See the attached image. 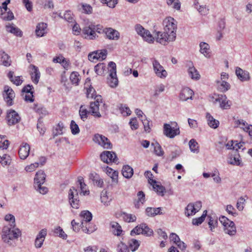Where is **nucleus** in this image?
Wrapping results in <instances>:
<instances>
[{"instance_id": "f257e3e1", "label": "nucleus", "mask_w": 252, "mask_h": 252, "mask_svg": "<svg viewBox=\"0 0 252 252\" xmlns=\"http://www.w3.org/2000/svg\"><path fill=\"white\" fill-rule=\"evenodd\" d=\"M164 32H156V41L163 45L173 41L176 37L177 23L174 18L169 17L163 21Z\"/></svg>"}, {"instance_id": "f03ea898", "label": "nucleus", "mask_w": 252, "mask_h": 252, "mask_svg": "<svg viewBox=\"0 0 252 252\" xmlns=\"http://www.w3.org/2000/svg\"><path fill=\"white\" fill-rule=\"evenodd\" d=\"M219 220L224 226V231L230 236H234L236 233V227L234 222L225 216L220 217Z\"/></svg>"}, {"instance_id": "7ed1b4c3", "label": "nucleus", "mask_w": 252, "mask_h": 252, "mask_svg": "<svg viewBox=\"0 0 252 252\" xmlns=\"http://www.w3.org/2000/svg\"><path fill=\"white\" fill-rule=\"evenodd\" d=\"M110 68L109 77L107 78V83L111 88H115L118 86V79L116 74V64L113 62L108 63Z\"/></svg>"}, {"instance_id": "20e7f679", "label": "nucleus", "mask_w": 252, "mask_h": 252, "mask_svg": "<svg viewBox=\"0 0 252 252\" xmlns=\"http://www.w3.org/2000/svg\"><path fill=\"white\" fill-rule=\"evenodd\" d=\"M80 216L82 219L81 222L82 229L84 232L91 233L96 230V228L92 229L89 227H88L86 225L84 226L85 223L90 222L92 219V214L90 211L87 210L83 211L81 212Z\"/></svg>"}, {"instance_id": "39448f33", "label": "nucleus", "mask_w": 252, "mask_h": 252, "mask_svg": "<svg viewBox=\"0 0 252 252\" xmlns=\"http://www.w3.org/2000/svg\"><path fill=\"white\" fill-rule=\"evenodd\" d=\"M135 30L137 33L142 37L144 40L149 43L154 42V37L148 30L144 29L141 25L136 24L135 26Z\"/></svg>"}, {"instance_id": "423d86ee", "label": "nucleus", "mask_w": 252, "mask_h": 252, "mask_svg": "<svg viewBox=\"0 0 252 252\" xmlns=\"http://www.w3.org/2000/svg\"><path fill=\"white\" fill-rule=\"evenodd\" d=\"M93 140L104 149H111L112 147V145L110 140L102 135L99 134H95Z\"/></svg>"}, {"instance_id": "0eeeda50", "label": "nucleus", "mask_w": 252, "mask_h": 252, "mask_svg": "<svg viewBox=\"0 0 252 252\" xmlns=\"http://www.w3.org/2000/svg\"><path fill=\"white\" fill-rule=\"evenodd\" d=\"M152 64L154 72L158 77L165 78L167 76V71L156 59H152Z\"/></svg>"}, {"instance_id": "6e6552de", "label": "nucleus", "mask_w": 252, "mask_h": 252, "mask_svg": "<svg viewBox=\"0 0 252 252\" xmlns=\"http://www.w3.org/2000/svg\"><path fill=\"white\" fill-rule=\"evenodd\" d=\"M94 24L88 23L83 29V33L85 38L93 40L95 39L97 35L94 30Z\"/></svg>"}, {"instance_id": "1a4fd4ad", "label": "nucleus", "mask_w": 252, "mask_h": 252, "mask_svg": "<svg viewBox=\"0 0 252 252\" xmlns=\"http://www.w3.org/2000/svg\"><path fill=\"white\" fill-rule=\"evenodd\" d=\"M3 98L6 104L8 106L13 105V99L15 96V93L9 86H5L4 87Z\"/></svg>"}, {"instance_id": "9d476101", "label": "nucleus", "mask_w": 252, "mask_h": 252, "mask_svg": "<svg viewBox=\"0 0 252 252\" xmlns=\"http://www.w3.org/2000/svg\"><path fill=\"white\" fill-rule=\"evenodd\" d=\"M216 96L214 101V103L219 102L220 103V106L221 109H228L230 108L231 102L230 100L227 99L225 95L218 94L216 95Z\"/></svg>"}, {"instance_id": "9b49d317", "label": "nucleus", "mask_w": 252, "mask_h": 252, "mask_svg": "<svg viewBox=\"0 0 252 252\" xmlns=\"http://www.w3.org/2000/svg\"><path fill=\"white\" fill-rule=\"evenodd\" d=\"M100 157L101 160L107 163L112 162L116 163L118 160L116 154L113 152L104 151Z\"/></svg>"}, {"instance_id": "f8f14e48", "label": "nucleus", "mask_w": 252, "mask_h": 252, "mask_svg": "<svg viewBox=\"0 0 252 252\" xmlns=\"http://www.w3.org/2000/svg\"><path fill=\"white\" fill-rule=\"evenodd\" d=\"M163 133L167 137L173 138L180 134L179 127L172 128L169 124H165L163 126Z\"/></svg>"}, {"instance_id": "ddd939ff", "label": "nucleus", "mask_w": 252, "mask_h": 252, "mask_svg": "<svg viewBox=\"0 0 252 252\" xmlns=\"http://www.w3.org/2000/svg\"><path fill=\"white\" fill-rule=\"evenodd\" d=\"M46 179V175L42 170H39L36 172L34 178V186H37V189H47L46 187H41Z\"/></svg>"}, {"instance_id": "4468645a", "label": "nucleus", "mask_w": 252, "mask_h": 252, "mask_svg": "<svg viewBox=\"0 0 252 252\" xmlns=\"http://www.w3.org/2000/svg\"><path fill=\"white\" fill-rule=\"evenodd\" d=\"M107 54V51L105 49L97 50L90 53L88 55V59L91 62H94L95 60H103L106 58Z\"/></svg>"}, {"instance_id": "2eb2a0df", "label": "nucleus", "mask_w": 252, "mask_h": 252, "mask_svg": "<svg viewBox=\"0 0 252 252\" xmlns=\"http://www.w3.org/2000/svg\"><path fill=\"white\" fill-rule=\"evenodd\" d=\"M20 117L14 110H11L7 114L6 120L9 126L14 125L20 121Z\"/></svg>"}, {"instance_id": "dca6fc26", "label": "nucleus", "mask_w": 252, "mask_h": 252, "mask_svg": "<svg viewBox=\"0 0 252 252\" xmlns=\"http://www.w3.org/2000/svg\"><path fill=\"white\" fill-rule=\"evenodd\" d=\"M101 202L105 206H108L112 200V192L110 190H102L100 194Z\"/></svg>"}, {"instance_id": "f3484780", "label": "nucleus", "mask_w": 252, "mask_h": 252, "mask_svg": "<svg viewBox=\"0 0 252 252\" xmlns=\"http://www.w3.org/2000/svg\"><path fill=\"white\" fill-rule=\"evenodd\" d=\"M47 235V230L45 229H43L40 230L37 235L34 242V245L35 248H40L42 245L44 241L46 236Z\"/></svg>"}, {"instance_id": "a211bd4d", "label": "nucleus", "mask_w": 252, "mask_h": 252, "mask_svg": "<svg viewBox=\"0 0 252 252\" xmlns=\"http://www.w3.org/2000/svg\"><path fill=\"white\" fill-rule=\"evenodd\" d=\"M21 235V232L18 228H13L8 235H6L7 240L3 241L9 245H12L10 241L13 239H17Z\"/></svg>"}, {"instance_id": "6ab92c4d", "label": "nucleus", "mask_w": 252, "mask_h": 252, "mask_svg": "<svg viewBox=\"0 0 252 252\" xmlns=\"http://www.w3.org/2000/svg\"><path fill=\"white\" fill-rule=\"evenodd\" d=\"M30 145L27 143H23L19 150V155L21 159H25L29 155Z\"/></svg>"}, {"instance_id": "aec40b11", "label": "nucleus", "mask_w": 252, "mask_h": 252, "mask_svg": "<svg viewBox=\"0 0 252 252\" xmlns=\"http://www.w3.org/2000/svg\"><path fill=\"white\" fill-rule=\"evenodd\" d=\"M193 92L189 88L183 89L180 94V98L182 101H186L189 99H192Z\"/></svg>"}, {"instance_id": "412c9836", "label": "nucleus", "mask_w": 252, "mask_h": 252, "mask_svg": "<svg viewBox=\"0 0 252 252\" xmlns=\"http://www.w3.org/2000/svg\"><path fill=\"white\" fill-rule=\"evenodd\" d=\"M103 31L109 39L118 40L120 37L119 32L112 28H106Z\"/></svg>"}, {"instance_id": "4be33fe9", "label": "nucleus", "mask_w": 252, "mask_h": 252, "mask_svg": "<svg viewBox=\"0 0 252 252\" xmlns=\"http://www.w3.org/2000/svg\"><path fill=\"white\" fill-rule=\"evenodd\" d=\"M89 179L92 181L93 183L97 188H102L103 184V180L96 173H91L89 175Z\"/></svg>"}, {"instance_id": "5701e85b", "label": "nucleus", "mask_w": 252, "mask_h": 252, "mask_svg": "<svg viewBox=\"0 0 252 252\" xmlns=\"http://www.w3.org/2000/svg\"><path fill=\"white\" fill-rule=\"evenodd\" d=\"M236 74L238 78L242 81H247L250 79L249 72L245 71L239 67L236 69Z\"/></svg>"}, {"instance_id": "b1692460", "label": "nucleus", "mask_w": 252, "mask_h": 252, "mask_svg": "<svg viewBox=\"0 0 252 252\" xmlns=\"http://www.w3.org/2000/svg\"><path fill=\"white\" fill-rule=\"evenodd\" d=\"M190 64H189V67L188 68V72L189 76L192 79L194 80H198L200 77V75H199L197 69L194 67L193 65V63L192 62L189 63Z\"/></svg>"}, {"instance_id": "393cba45", "label": "nucleus", "mask_w": 252, "mask_h": 252, "mask_svg": "<svg viewBox=\"0 0 252 252\" xmlns=\"http://www.w3.org/2000/svg\"><path fill=\"white\" fill-rule=\"evenodd\" d=\"M47 25L46 23H39L37 26L35 30V33L38 37H42L47 33Z\"/></svg>"}, {"instance_id": "a878e982", "label": "nucleus", "mask_w": 252, "mask_h": 252, "mask_svg": "<svg viewBox=\"0 0 252 252\" xmlns=\"http://www.w3.org/2000/svg\"><path fill=\"white\" fill-rule=\"evenodd\" d=\"M32 71L31 73V78L32 82L35 84H37L40 77V73L38 68L34 65H31Z\"/></svg>"}, {"instance_id": "bb28decb", "label": "nucleus", "mask_w": 252, "mask_h": 252, "mask_svg": "<svg viewBox=\"0 0 252 252\" xmlns=\"http://www.w3.org/2000/svg\"><path fill=\"white\" fill-rule=\"evenodd\" d=\"M138 199L134 202V206L136 209H139L141 205L146 201L145 193L142 191H139L137 194Z\"/></svg>"}, {"instance_id": "cd10ccee", "label": "nucleus", "mask_w": 252, "mask_h": 252, "mask_svg": "<svg viewBox=\"0 0 252 252\" xmlns=\"http://www.w3.org/2000/svg\"><path fill=\"white\" fill-rule=\"evenodd\" d=\"M145 176L149 179V183L153 186V189H156V188H158V189H163V187H160L158 183L152 179L153 175L151 171H146L145 172Z\"/></svg>"}, {"instance_id": "c85d7f7f", "label": "nucleus", "mask_w": 252, "mask_h": 252, "mask_svg": "<svg viewBox=\"0 0 252 252\" xmlns=\"http://www.w3.org/2000/svg\"><path fill=\"white\" fill-rule=\"evenodd\" d=\"M89 111L90 114L95 118L101 117V115L99 112V106L96 104L90 103Z\"/></svg>"}, {"instance_id": "c756f323", "label": "nucleus", "mask_w": 252, "mask_h": 252, "mask_svg": "<svg viewBox=\"0 0 252 252\" xmlns=\"http://www.w3.org/2000/svg\"><path fill=\"white\" fill-rule=\"evenodd\" d=\"M216 83L219 90L221 92H225L230 88V84L225 80H217Z\"/></svg>"}, {"instance_id": "7c9ffc66", "label": "nucleus", "mask_w": 252, "mask_h": 252, "mask_svg": "<svg viewBox=\"0 0 252 252\" xmlns=\"http://www.w3.org/2000/svg\"><path fill=\"white\" fill-rule=\"evenodd\" d=\"M6 31L13 33L16 36L21 37L22 36V32L18 28L13 26V25H7L5 26Z\"/></svg>"}, {"instance_id": "2f4dec72", "label": "nucleus", "mask_w": 252, "mask_h": 252, "mask_svg": "<svg viewBox=\"0 0 252 252\" xmlns=\"http://www.w3.org/2000/svg\"><path fill=\"white\" fill-rule=\"evenodd\" d=\"M200 52L206 58H209L211 56L210 46L206 42H201L199 44Z\"/></svg>"}, {"instance_id": "473e14b6", "label": "nucleus", "mask_w": 252, "mask_h": 252, "mask_svg": "<svg viewBox=\"0 0 252 252\" xmlns=\"http://www.w3.org/2000/svg\"><path fill=\"white\" fill-rule=\"evenodd\" d=\"M206 117L207 120L208 124L211 127L216 128L219 126V122L215 119L210 113H207Z\"/></svg>"}, {"instance_id": "72a5a7b5", "label": "nucleus", "mask_w": 252, "mask_h": 252, "mask_svg": "<svg viewBox=\"0 0 252 252\" xmlns=\"http://www.w3.org/2000/svg\"><path fill=\"white\" fill-rule=\"evenodd\" d=\"M161 208L148 207L146 209V214L149 217H154L157 215L162 214L160 212Z\"/></svg>"}, {"instance_id": "f704fd0d", "label": "nucleus", "mask_w": 252, "mask_h": 252, "mask_svg": "<svg viewBox=\"0 0 252 252\" xmlns=\"http://www.w3.org/2000/svg\"><path fill=\"white\" fill-rule=\"evenodd\" d=\"M122 173L126 178H130L133 174V169L129 165H124L122 170Z\"/></svg>"}, {"instance_id": "c9c22d12", "label": "nucleus", "mask_w": 252, "mask_h": 252, "mask_svg": "<svg viewBox=\"0 0 252 252\" xmlns=\"http://www.w3.org/2000/svg\"><path fill=\"white\" fill-rule=\"evenodd\" d=\"M112 227V231L115 235L120 236L122 234L123 230L121 225L117 222H112L110 223Z\"/></svg>"}, {"instance_id": "e433bc0d", "label": "nucleus", "mask_w": 252, "mask_h": 252, "mask_svg": "<svg viewBox=\"0 0 252 252\" xmlns=\"http://www.w3.org/2000/svg\"><path fill=\"white\" fill-rule=\"evenodd\" d=\"M121 216L122 217L123 220L126 222H132L135 221L136 220L135 215L128 214L126 212H122L121 214Z\"/></svg>"}, {"instance_id": "4c0bfd02", "label": "nucleus", "mask_w": 252, "mask_h": 252, "mask_svg": "<svg viewBox=\"0 0 252 252\" xmlns=\"http://www.w3.org/2000/svg\"><path fill=\"white\" fill-rule=\"evenodd\" d=\"M14 72L10 71L8 73L7 76L9 80L13 82V84L17 86L20 85L23 83V80L20 79V76H16L13 77Z\"/></svg>"}, {"instance_id": "58836bf2", "label": "nucleus", "mask_w": 252, "mask_h": 252, "mask_svg": "<svg viewBox=\"0 0 252 252\" xmlns=\"http://www.w3.org/2000/svg\"><path fill=\"white\" fill-rule=\"evenodd\" d=\"M0 17L3 20L11 21L14 19V16L10 9H8L6 11H4V12L1 10Z\"/></svg>"}, {"instance_id": "ea45409f", "label": "nucleus", "mask_w": 252, "mask_h": 252, "mask_svg": "<svg viewBox=\"0 0 252 252\" xmlns=\"http://www.w3.org/2000/svg\"><path fill=\"white\" fill-rule=\"evenodd\" d=\"M106 66L104 63H99L96 64L94 67V70L97 74L103 75L106 71Z\"/></svg>"}, {"instance_id": "a19ab883", "label": "nucleus", "mask_w": 252, "mask_h": 252, "mask_svg": "<svg viewBox=\"0 0 252 252\" xmlns=\"http://www.w3.org/2000/svg\"><path fill=\"white\" fill-rule=\"evenodd\" d=\"M237 123L240 125H242V128L247 132H248L250 136L252 135V126L248 125V124L243 120H238Z\"/></svg>"}, {"instance_id": "79ce46f5", "label": "nucleus", "mask_w": 252, "mask_h": 252, "mask_svg": "<svg viewBox=\"0 0 252 252\" xmlns=\"http://www.w3.org/2000/svg\"><path fill=\"white\" fill-rule=\"evenodd\" d=\"M189 145L191 152L196 153L199 152L198 144L194 139L190 140Z\"/></svg>"}, {"instance_id": "37998d69", "label": "nucleus", "mask_w": 252, "mask_h": 252, "mask_svg": "<svg viewBox=\"0 0 252 252\" xmlns=\"http://www.w3.org/2000/svg\"><path fill=\"white\" fill-rule=\"evenodd\" d=\"M197 212L194 206V204L189 203L185 208V214L187 217L194 215Z\"/></svg>"}, {"instance_id": "c03bdc74", "label": "nucleus", "mask_w": 252, "mask_h": 252, "mask_svg": "<svg viewBox=\"0 0 252 252\" xmlns=\"http://www.w3.org/2000/svg\"><path fill=\"white\" fill-rule=\"evenodd\" d=\"M79 112L80 118L83 121L87 119L88 114L90 113V111H88L84 105L80 106Z\"/></svg>"}, {"instance_id": "a18cd8bd", "label": "nucleus", "mask_w": 252, "mask_h": 252, "mask_svg": "<svg viewBox=\"0 0 252 252\" xmlns=\"http://www.w3.org/2000/svg\"><path fill=\"white\" fill-rule=\"evenodd\" d=\"M13 224H10V226H4L2 230V240L3 241H6L7 240L6 235L8 234V233H10L11 231H12V229L14 228Z\"/></svg>"}, {"instance_id": "49530a36", "label": "nucleus", "mask_w": 252, "mask_h": 252, "mask_svg": "<svg viewBox=\"0 0 252 252\" xmlns=\"http://www.w3.org/2000/svg\"><path fill=\"white\" fill-rule=\"evenodd\" d=\"M207 211L205 210L202 216L198 218H195L192 219V223L194 225H199L201 224L203 221L204 220L206 216H207Z\"/></svg>"}, {"instance_id": "de8ad7c7", "label": "nucleus", "mask_w": 252, "mask_h": 252, "mask_svg": "<svg viewBox=\"0 0 252 252\" xmlns=\"http://www.w3.org/2000/svg\"><path fill=\"white\" fill-rule=\"evenodd\" d=\"M54 233L55 235L63 239H66L67 235L63 231V229L60 226H57L55 228Z\"/></svg>"}, {"instance_id": "09e8293b", "label": "nucleus", "mask_w": 252, "mask_h": 252, "mask_svg": "<svg viewBox=\"0 0 252 252\" xmlns=\"http://www.w3.org/2000/svg\"><path fill=\"white\" fill-rule=\"evenodd\" d=\"M70 80L73 84L78 85L80 81V75L76 71L72 72L70 75Z\"/></svg>"}, {"instance_id": "8fccbe9b", "label": "nucleus", "mask_w": 252, "mask_h": 252, "mask_svg": "<svg viewBox=\"0 0 252 252\" xmlns=\"http://www.w3.org/2000/svg\"><path fill=\"white\" fill-rule=\"evenodd\" d=\"M70 127L72 134L76 135L79 133V127L78 125L73 120L71 121Z\"/></svg>"}, {"instance_id": "3c124183", "label": "nucleus", "mask_w": 252, "mask_h": 252, "mask_svg": "<svg viewBox=\"0 0 252 252\" xmlns=\"http://www.w3.org/2000/svg\"><path fill=\"white\" fill-rule=\"evenodd\" d=\"M64 128V125L63 123L60 122L57 125V127L53 131L54 137L57 136L58 135L63 134V130Z\"/></svg>"}, {"instance_id": "603ef678", "label": "nucleus", "mask_w": 252, "mask_h": 252, "mask_svg": "<svg viewBox=\"0 0 252 252\" xmlns=\"http://www.w3.org/2000/svg\"><path fill=\"white\" fill-rule=\"evenodd\" d=\"M10 156L6 154L3 155L2 157L0 156V163L3 166L10 164Z\"/></svg>"}, {"instance_id": "864d4df0", "label": "nucleus", "mask_w": 252, "mask_h": 252, "mask_svg": "<svg viewBox=\"0 0 252 252\" xmlns=\"http://www.w3.org/2000/svg\"><path fill=\"white\" fill-rule=\"evenodd\" d=\"M2 64L5 66H9L11 64V60L9 56L4 52L1 55Z\"/></svg>"}, {"instance_id": "5fc2aeb1", "label": "nucleus", "mask_w": 252, "mask_h": 252, "mask_svg": "<svg viewBox=\"0 0 252 252\" xmlns=\"http://www.w3.org/2000/svg\"><path fill=\"white\" fill-rule=\"evenodd\" d=\"M143 227L142 234L147 236H150L153 234V231L150 229L146 223H142L141 226Z\"/></svg>"}, {"instance_id": "6e6d98bb", "label": "nucleus", "mask_w": 252, "mask_h": 252, "mask_svg": "<svg viewBox=\"0 0 252 252\" xmlns=\"http://www.w3.org/2000/svg\"><path fill=\"white\" fill-rule=\"evenodd\" d=\"M198 2L195 3V8L197 9L198 12L202 15H206L209 12V9L206 5H199L198 7Z\"/></svg>"}, {"instance_id": "4d7b16f0", "label": "nucleus", "mask_w": 252, "mask_h": 252, "mask_svg": "<svg viewBox=\"0 0 252 252\" xmlns=\"http://www.w3.org/2000/svg\"><path fill=\"white\" fill-rule=\"evenodd\" d=\"M139 245L140 244L138 241L136 239H132L129 243V248L132 252H134L137 250L139 247Z\"/></svg>"}, {"instance_id": "13d9d810", "label": "nucleus", "mask_w": 252, "mask_h": 252, "mask_svg": "<svg viewBox=\"0 0 252 252\" xmlns=\"http://www.w3.org/2000/svg\"><path fill=\"white\" fill-rule=\"evenodd\" d=\"M9 144V142L8 140L5 139V137L0 135V148L6 149Z\"/></svg>"}, {"instance_id": "bf43d9fd", "label": "nucleus", "mask_w": 252, "mask_h": 252, "mask_svg": "<svg viewBox=\"0 0 252 252\" xmlns=\"http://www.w3.org/2000/svg\"><path fill=\"white\" fill-rule=\"evenodd\" d=\"M152 145L154 146V151L157 156H161L163 155L164 152L162 150L161 147L158 143H152Z\"/></svg>"}, {"instance_id": "052dcab7", "label": "nucleus", "mask_w": 252, "mask_h": 252, "mask_svg": "<svg viewBox=\"0 0 252 252\" xmlns=\"http://www.w3.org/2000/svg\"><path fill=\"white\" fill-rule=\"evenodd\" d=\"M208 217L209 219L208 221V225H209L210 230L212 231H213V229H215V228L218 225V220H217L214 219L211 216H208Z\"/></svg>"}, {"instance_id": "680f3d73", "label": "nucleus", "mask_w": 252, "mask_h": 252, "mask_svg": "<svg viewBox=\"0 0 252 252\" xmlns=\"http://www.w3.org/2000/svg\"><path fill=\"white\" fill-rule=\"evenodd\" d=\"M118 107L122 114L126 113L127 116L131 114L130 109L126 104H120Z\"/></svg>"}, {"instance_id": "e2e57ef3", "label": "nucleus", "mask_w": 252, "mask_h": 252, "mask_svg": "<svg viewBox=\"0 0 252 252\" xmlns=\"http://www.w3.org/2000/svg\"><path fill=\"white\" fill-rule=\"evenodd\" d=\"M156 191L157 194L161 196H167L168 197L169 195L173 194L172 190H155Z\"/></svg>"}, {"instance_id": "0e129e2a", "label": "nucleus", "mask_w": 252, "mask_h": 252, "mask_svg": "<svg viewBox=\"0 0 252 252\" xmlns=\"http://www.w3.org/2000/svg\"><path fill=\"white\" fill-rule=\"evenodd\" d=\"M118 252H129L127 246L121 242L117 246Z\"/></svg>"}, {"instance_id": "69168bd1", "label": "nucleus", "mask_w": 252, "mask_h": 252, "mask_svg": "<svg viewBox=\"0 0 252 252\" xmlns=\"http://www.w3.org/2000/svg\"><path fill=\"white\" fill-rule=\"evenodd\" d=\"M103 4H106L108 7L114 8L118 3V0H100Z\"/></svg>"}, {"instance_id": "338daca9", "label": "nucleus", "mask_w": 252, "mask_h": 252, "mask_svg": "<svg viewBox=\"0 0 252 252\" xmlns=\"http://www.w3.org/2000/svg\"><path fill=\"white\" fill-rule=\"evenodd\" d=\"M142 223L135 227L130 232V235L133 236L134 234L139 235L142 234L143 227L141 226Z\"/></svg>"}, {"instance_id": "774afa93", "label": "nucleus", "mask_w": 252, "mask_h": 252, "mask_svg": "<svg viewBox=\"0 0 252 252\" xmlns=\"http://www.w3.org/2000/svg\"><path fill=\"white\" fill-rule=\"evenodd\" d=\"M245 200L243 197H241L238 200L236 204V207L237 209L242 211L244 208Z\"/></svg>"}]
</instances>
